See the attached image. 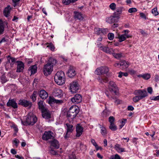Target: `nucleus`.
I'll use <instances>...</instances> for the list:
<instances>
[{
    "label": "nucleus",
    "mask_w": 159,
    "mask_h": 159,
    "mask_svg": "<svg viewBox=\"0 0 159 159\" xmlns=\"http://www.w3.org/2000/svg\"><path fill=\"white\" fill-rule=\"evenodd\" d=\"M37 120L36 116L32 112H30L26 117L25 120L24 121H22L21 123L26 126L33 125L37 122Z\"/></svg>",
    "instance_id": "1"
},
{
    "label": "nucleus",
    "mask_w": 159,
    "mask_h": 159,
    "mask_svg": "<svg viewBox=\"0 0 159 159\" xmlns=\"http://www.w3.org/2000/svg\"><path fill=\"white\" fill-rule=\"evenodd\" d=\"M54 79L56 83L59 85H62L65 83V75L62 71H58L55 75Z\"/></svg>",
    "instance_id": "2"
},
{
    "label": "nucleus",
    "mask_w": 159,
    "mask_h": 159,
    "mask_svg": "<svg viewBox=\"0 0 159 159\" xmlns=\"http://www.w3.org/2000/svg\"><path fill=\"white\" fill-rule=\"evenodd\" d=\"M79 112L78 107L76 105L72 106L67 113V117L71 119H74Z\"/></svg>",
    "instance_id": "3"
},
{
    "label": "nucleus",
    "mask_w": 159,
    "mask_h": 159,
    "mask_svg": "<svg viewBox=\"0 0 159 159\" xmlns=\"http://www.w3.org/2000/svg\"><path fill=\"white\" fill-rule=\"evenodd\" d=\"M108 89L113 95H117V94L118 88L116 84L113 81H110L108 86Z\"/></svg>",
    "instance_id": "4"
},
{
    "label": "nucleus",
    "mask_w": 159,
    "mask_h": 159,
    "mask_svg": "<svg viewBox=\"0 0 159 159\" xmlns=\"http://www.w3.org/2000/svg\"><path fill=\"white\" fill-rule=\"evenodd\" d=\"M109 71L108 67L106 66H102L97 68L95 70V74L98 75H101L107 74Z\"/></svg>",
    "instance_id": "5"
},
{
    "label": "nucleus",
    "mask_w": 159,
    "mask_h": 159,
    "mask_svg": "<svg viewBox=\"0 0 159 159\" xmlns=\"http://www.w3.org/2000/svg\"><path fill=\"white\" fill-rule=\"evenodd\" d=\"M53 70V67L47 63L44 66L43 69V73L46 76L50 75Z\"/></svg>",
    "instance_id": "6"
},
{
    "label": "nucleus",
    "mask_w": 159,
    "mask_h": 159,
    "mask_svg": "<svg viewBox=\"0 0 159 159\" xmlns=\"http://www.w3.org/2000/svg\"><path fill=\"white\" fill-rule=\"evenodd\" d=\"M79 89V84L77 82L73 81L70 84V89L72 93L77 92Z\"/></svg>",
    "instance_id": "7"
},
{
    "label": "nucleus",
    "mask_w": 159,
    "mask_h": 159,
    "mask_svg": "<svg viewBox=\"0 0 159 159\" xmlns=\"http://www.w3.org/2000/svg\"><path fill=\"white\" fill-rule=\"evenodd\" d=\"M18 104L24 107H28L29 109L31 108L32 105V103L31 101L25 99L20 100Z\"/></svg>",
    "instance_id": "8"
},
{
    "label": "nucleus",
    "mask_w": 159,
    "mask_h": 159,
    "mask_svg": "<svg viewBox=\"0 0 159 159\" xmlns=\"http://www.w3.org/2000/svg\"><path fill=\"white\" fill-rule=\"evenodd\" d=\"M134 93L136 95H139L141 99L148 96L147 91L144 89L136 90L134 91Z\"/></svg>",
    "instance_id": "9"
},
{
    "label": "nucleus",
    "mask_w": 159,
    "mask_h": 159,
    "mask_svg": "<svg viewBox=\"0 0 159 159\" xmlns=\"http://www.w3.org/2000/svg\"><path fill=\"white\" fill-rule=\"evenodd\" d=\"M53 133L51 131H45L42 135V138L44 140L47 141L49 139H53Z\"/></svg>",
    "instance_id": "10"
},
{
    "label": "nucleus",
    "mask_w": 159,
    "mask_h": 159,
    "mask_svg": "<svg viewBox=\"0 0 159 159\" xmlns=\"http://www.w3.org/2000/svg\"><path fill=\"white\" fill-rule=\"evenodd\" d=\"M70 100L72 102L75 104H77L82 101V97L81 95L77 94L71 98Z\"/></svg>",
    "instance_id": "11"
},
{
    "label": "nucleus",
    "mask_w": 159,
    "mask_h": 159,
    "mask_svg": "<svg viewBox=\"0 0 159 159\" xmlns=\"http://www.w3.org/2000/svg\"><path fill=\"white\" fill-rule=\"evenodd\" d=\"M67 127V131L66 134L64 136V138L66 139L69 137V135L72 133L74 130L73 126L72 125L68 123L66 124Z\"/></svg>",
    "instance_id": "12"
},
{
    "label": "nucleus",
    "mask_w": 159,
    "mask_h": 159,
    "mask_svg": "<svg viewBox=\"0 0 159 159\" xmlns=\"http://www.w3.org/2000/svg\"><path fill=\"white\" fill-rule=\"evenodd\" d=\"M94 30L96 34L98 35H100L101 36L107 34L108 32V30L107 28H95Z\"/></svg>",
    "instance_id": "13"
},
{
    "label": "nucleus",
    "mask_w": 159,
    "mask_h": 159,
    "mask_svg": "<svg viewBox=\"0 0 159 159\" xmlns=\"http://www.w3.org/2000/svg\"><path fill=\"white\" fill-rule=\"evenodd\" d=\"M67 74L68 76L70 78L74 76L76 74L75 67L72 66H70Z\"/></svg>",
    "instance_id": "14"
},
{
    "label": "nucleus",
    "mask_w": 159,
    "mask_h": 159,
    "mask_svg": "<svg viewBox=\"0 0 159 159\" xmlns=\"http://www.w3.org/2000/svg\"><path fill=\"white\" fill-rule=\"evenodd\" d=\"M130 37V36L127 33H125L124 34L121 35L118 34L116 38L118 39V41L120 42H121L125 41L126 39Z\"/></svg>",
    "instance_id": "15"
},
{
    "label": "nucleus",
    "mask_w": 159,
    "mask_h": 159,
    "mask_svg": "<svg viewBox=\"0 0 159 159\" xmlns=\"http://www.w3.org/2000/svg\"><path fill=\"white\" fill-rule=\"evenodd\" d=\"M97 80L98 81L102 84H103L104 83H106L109 81L108 78L107 77L103 75H99L97 77Z\"/></svg>",
    "instance_id": "16"
},
{
    "label": "nucleus",
    "mask_w": 159,
    "mask_h": 159,
    "mask_svg": "<svg viewBox=\"0 0 159 159\" xmlns=\"http://www.w3.org/2000/svg\"><path fill=\"white\" fill-rule=\"evenodd\" d=\"M7 105L8 107H11L14 109L18 107L17 103L13 99H9L8 102L7 103Z\"/></svg>",
    "instance_id": "17"
},
{
    "label": "nucleus",
    "mask_w": 159,
    "mask_h": 159,
    "mask_svg": "<svg viewBox=\"0 0 159 159\" xmlns=\"http://www.w3.org/2000/svg\"><path fill=\"white\" fill-rule=\"evenodd\" d=\"M42 117L47 119H50L51 117V113L49 110L45 109L42 111Z\"/></svg>",
    "instance_id": "18"
},
{
    "label": "nucleus",
    "mask_w": 159,
    "mask_h": 159,
    "mask_svg": "<svg viewBox=\"0 0 159 159\" xmlns=\"http://www.w3.org/2000/svg\"><path fill=\"white\" fill-rule=\"evenodd\" d=\"M63 102L62 100H58L55 99L53 97H49L48 99V103L51 105L53 103L57 104H60Z\"/></svg>",
    "instance_id": "19"
},
{
    "label": "nucleus",
    "mask_w": 159,
    "mask_h": 159,
    "mask_svg": "<svg viewBox=\"0 0 159 159\" xmlns=\"http://www.w3.org/2000/svg\"><path fill=\"white\" fill-rule=\"evenodd\" d=\"M129 66V63L124 60H121L120 61V66L119 68L122 69H125L128 68Z\"/></svg>",
    "instance_id": "20"
},
{
    "label": "nucleus",
    "mask_w": 159,
    "mask_h": 159,
    "mask_svg": "<svg viewBox=\"0 0 159 159\" xmlns=\"http://www.w3.org/2000/svg\"><path fill=\"white\" fill-rule=\"evenodd\" d=\"M17 63H18L17 65V68L16 72H22L24 68V65L22 61H17Z\"/></svg>",
    "instance_id": "21"
},
{
    "label": "nucleus",
    "mask_w": 159,
    "mask_h": 159,
    "mask_svg": "<svg viewBox=\"0 0 159 159\" xmlns=\"http://www.w3.org/2000/svg\"><path fill=\"white\" fill-rule=\"evenodd\" d=\"M83 128L78 124L76 127V136L79 137L81 136L83 132Z\"/></svg>",
    "instance_id": "22"
},
{
    "label": "nucleus",
    "mask_w": 159,
    "mask_h": 159,
    "mask_svg": "<svg viewBox=\"0 0 159 159\" xmlns=\"http://www.w3.org/2000/svg\"><path fill=\"white\" fill-rule=\"evenodd\" d=\"M63 91L59 88L55 89L53 92V95L55 97H61L62 95Z\"/></svg>",
    "instance_id": "23"
},
{
    "label": "nucleus",
    "mask_w": 159,
    "mask_h": 159,
    "mask_svg": "<svg viewBox=\"0 0 159 159\" xmlns=\"http://www.w3.org/2000/svg\"><path fill=\"white\" fill-rule=\"evenodd\" d=\"M40 97L42 99H46L48 96L47 93L44 90H41L39 92Z\"/></svg>",
    "instance_id": "24"
},
{
    "label": "nucleus",
    "mask_w": 159,
    "mask_h": 159,
    "mask_svg": "<svg viewBox=\"0 0 159 159\" xmlns=\"http://www.w3.org/2000/svg\"><path fill=\"white\" fill-rule=\"evenodd\" d=\"M105 94L110 100H112V99H114L115 100L114 102L117 104H118L120 103V100L119 99H117L116 96H115L116 95H114V96H110L107 93H105Z\"/></svg>",
    "instance_id": "25"
},
{
    "label": "nucleus",
    "mask_w": 159,
    "mask_h": 159,
    "mask_svg": "<svg viewBox=\"0 0 159 159\" xmlns=\"http://www.w3.org/2000/svg\"><path fill=\"white\" fill-rule=\"evenodd\" d=\"M11 8L10 6H8L6 7L3 11L4 15L6 17H8L9 16V14L11 12Z\"/></svg>",
    "instance_id": "26"
},
{
    "label": "nucleus",
    "mask_w": 159,
    "mask_h": 159,
    "mask_svg": "<svg viewBox=\"0 0 159 159\" xmlns=\"http://www.w3.org/2000/svg\"><path fill=\"white\" fill-rule=\"evenodd\" d=\"M37 71V66L34 65L30 66L28 69V71L31 73V74H34Z\"/></svg>",
    "instance_id": "27"
},
{
    "label": "nucleus",
    "mask_w": 159,
    "mask_h": 159,
    "mask_svg": "<svg viewBox=\"0 0 159 159\" xmlns=\"http://www.w3.org/2000/svg\"><path fill=\"white\" fill-rule=\"evenodd\" d=\"M74 17L75 19L80 20H82L84 19V16L81 13L77 11H74Z\"/></svg>",
    "instance_id": "28"
},
{
    "label": "nucleus",
    "mask_w": 159,
    "mask_h": 159,
    "mask_svg": "<svg viewBox=\"0 0 159 159\" xmlns=\"http://www.w3.org/2000/svg\"><path fill=\"white\" fill-rule=\"evenodd\" d=\"M51 145L56 149L59 148V145L58 141L56 139H54L50 142Z\"/></svg>",
    "instance_id": "29"
},
{
    "label": "nucleus",
    "mask_w": 159,
    "mask_h": 159,
    "mask_svg": "<svg viewBox=\"0 0 159 159\" xmlns=\"http://www.w3.org/2000/svg\"><path fill=\"white\" fill-rule=\"evenodd\" d=\"M116 18H117L115 17L114 15L113 16L107 18L106 20L109 23H113L116 22Z\"/></svg>",
    "instance_id": "30"
},
{
    "label": "nucleus",
    "mask_w": 159,
    "mask_h": 159,
    "mask_svg": "<svg viewBox=\"0 0 159 159\" xmlns=\"http://www.w3.org/2000/svg\"><path fill=\"white\" fill-rule=\"evenodd\" d=\"M4 23L6 25L7 23V22H3L2 20H0V35L2 34L4 30Z\"/></svg>",
    "instance_id": "31"
},
{
    "label": "nucleus",
    "mask_w": 159,
    "mask_h": 159,
    "mask_svg": "<svg viewBox=\"0 0 159 159\" xmlns=\"http://www.w3.org/2000/svg\"><path fill=\"white\" fill-rule=\"evenodd\" d=\"M57 62V60L55 59L52 57H50L49 58L47 64L53 67L54 65H55Z\"/></svg>",
    "instance_id": "32"
},
{
    "label": "nucleus",
    "mask_w": 159,
    "mask_h": 159,
    "mask_svg": "<svg viewBox=\"0 0 159 159\" xmlns=\"http://www.w3.org/2000/svg\"><path fill=\"white\" fill-rule=\"evenodd\" d=\"M122 11V9L120 7L117 8L114 13V16L117 18H119L120 15Z\"/></svg>",
    "instance_id": "33"
},
{
    "label": "nucleus",
    "mask_w": 159,
    "mask_h": 159,
    "mask_svg": "<svg viewBox=\"0 0 159 159\" xmlns=\"http://www.w3.org/2000/svg\"><path fill=\"white\" fill-rule=\"evenodd\" d=\"M115 148L116 150L118 152H122L125 151L124 148H121L120 145L118 144H116L115 145Z\"/></svg>",
    "instance_id": "34"
},
{
    "label": "nucleus",
    "mask_w": 159,
    "mask_h": 159,
    "mask_svg": "<svg viewBox=\"0 0 159 159\" xmlns=\"http://www.w3.org/2000/svg\"><path fill=\"white\" fill-rule=\"evenodd\" d=\"M38 105L39 109L42 111H44L46 109L44 107L43 105V101H40L38 102Z\"/></svg>",
    "instance_id": "35"
},
{
    "label": "nucleus",
    "mask_w": 159,
    "mask_h": 159,
    "mask_svg": "<svg viewBox=\"0 0 159 159\" xmlns=\"http://www.w3.org/2000/svg\"><path fill=\"white\" fill-rule=\"evenodd\" d=\"M38 93L37 91H34L32 95L30 96V98L32 99V101L34 102L36 100V97L38 95Z\"/></svg>",
    "instance_id": "36"
},
{
    "label": "nucleus",
    "mask_w": 159,
    "mask_h": 159,
    "mask_svg": "<svg viewBox=\"0 0 159 159\" xmlns=\"http://www.w3.org/2000/svg\"><path fill=\"white\" fill-rule=\"evenodd\" d=\"M101 50L107 53L111 54V49L107 47H103L102 48Z\"/></svg>",
    "instance_id": "37"
},
{
    "label": "nucleus",
    "mask_w": 159,
    "mask_h": 159,
    "mask_svg": "<svg viewBox=\"0 0 159 159\" xmlns=\"http://www.w3.org/2000/svg\"><path fill=\"white\" fill-rule=\"evenodd\" d=\"M1 82L2 84H4L7 81V80L4 74L2 75L0 77Z\"/></svg>",
    "instance_id": "38"
},
{
    "label": "nucleus",
    "mask_w": 159,
    "mask_h": 159,
    "mask_svg": "<svg viewBox=\"0 0 159 159\" xmlns=\"http://www.w3.org/2000/svg\"><path fill=\"white\" fill-rule=\"evenodd\" d=\"M109 128L113 131H116L117 129V127L114 123L110 124Z\"/></svg>",
    "instance_id": "39"
},
{
    "label": "nucleus",
    "mask_w": 159,
    "mask_h": 159,
    "mask_svg": "<svg viewBox=\"0 0 159 159\" xmlns=\"http://www.w3.org/2000/svg\"><path fill=\"white\" fill-rule=\"evenodd\" d=\"M113 56L116 58L119 59L122 57V55L121 53H113L112 54Z\"/></svg>",
    "instance_id": "40"
},
{
    "label": "nucleus",
    "mask_w": 159,
    "mask_h": 159,
    "mask_svg": "<svg viewBox=\"0 0 159 159\" xmlns=\"http://www.w3.org/2000/svg\"><path fill=\"white\" fill-rule=\"evenodd\" d=\"M100 126H101V125H100ZM100 127L101 128V133L103 135H105L107 133L106 128L104 127L100 126Z\"/></svg>",
    "instance_id": "41"
},
{
    "label": "nucleus",
    "mask_w": 159,
    "mask_h": 159,
    "mask_svg": "<svg viewBox=\"0 0 159 159\" xmlns=\"http://www.w3.org/2000/svg\"><path fill=\"white\" fill-rule=\"evenodd\" d=\"M8 60L9 63L13 64L15 62L16 60V59L14 57H11L10 56H9L8 57Z\"/></svg>",
    "instance_id": "42"
},
{
    "label": "nucleus",
    "mask_w": 159,
    "mask_h": 159,
    "mask_svg": "<svg viewBox=\"0 0 159 159\" xmlns=\"http://www.w3.org/2000/svg\"><path fill=\"white\" fill-rule=\"evenodd\" d=\"M152 13L155 16L158 15V13L157 11V8L156 7L154 8L152 10Z\"/></svg>",
    "instance_id": "43"
},
{
    "label": "nucleus",
    "mask_w": 159,
    "mask_h": 159,
    "mask_svg": "<svg viewBox=\"0 0 159 159\" xmlns=\"http://www.w3.org/2000/svg\"><path fill=\"white\" fill-rule=\"evenodd\" d=\"M47 44H48V45H47V47L48 48H49L52 51H54L55 49V47L53 45V44L52 43H47Z\"/></svg>",
    "instance_id": "44"
},
{
    "label": "nucleus",
    "mask_w": 159,
    "mask_h": 159,
    "mask_svg": "<svg viewBox=\"0 0 159 159\" xmlns=\"http://www.w3.org/2000/svg\"><path fill=\"white\" fill-rule=\"evenodd\" d=\"M119 75L118 76L119 77L121 78L122 76H124L125 77H126L128 75V74L126 73H123L121 72H120L118 73Z\"/></svg>",
    "instance_id": "45"
},
{
    "label": "nucleus",
    "mask_w": 159,
    "mask_h": 159,
    "mask_svg": "<svg viewBox=\"0 0 159 159\" xmlns=\"http://www.w3.org/2000/svg\"><path fill=\"white\" fill-rule=\"evenodd\" d=\"M150 78V75L149 74L146 73L143 74V78L145 80H148Z\"/></svg>",
    "instance_id": "46"
},
{
    "label": "nucleus",
    "mask_w": 159,
    "mask_h": 159,
    "mask_svg": "<svg viewBox=\"0 0 159 159\" xmlns=\"http://www.w3.org/2000/svg\"><path fill=\"white\" fill-rule=\"evenodd\" d=\"M141 99L139 95H136L133 98V100L135 102H136Z\"/></svg>",
    "instance_id": "47"
},
{
    "label": "nucleus",
    "mask_w": 159,
    "mask_h": 159,
    "mask_svg": "<svg viewBox=\"0 0 159 159\" xmlns=\"http://www.w3.org/2000/svg\"><path fill=\"white\" fill-rule=\"evenodd\" d=\"M108 121L110 124L114 123L115 121V119L113 116H110L108 118Z\"/></svg>",
    "instance_id": "48"
},
{
    "label": "nucleus",
    "mask_w": 159,
    "mask_h": 159,
    "mask_svg": "<svg viewBox=\"0 0 159 159\" xmlns=\"http://www.w3.org/2000/svg\"><path fill=\"white\" fill-rule=\"evenodd\" d=\"M91 142L93 144V145L95 147L96 150H98L99 149V148L96 142H95L94 139H92L91 140Z\"/></svg>",
    "instance_id": "49"
},
{
    "label": "nucleus",
    "mask_w": 159,
    "mask_h": 159,
    "mask_svg": "<svg viewBox=\"0 0 159 159\" xmlns=\"http://www.w3.org/2000/svg\"><path fill=\"white\" fill-rule=\"evenodd\" d=\"M127 121L126 119H123L121 121V125H119V127L120 129H121L124 125L125 124V122Z\"/></svg>",
    "instance_id": "50"
},
{
    "label": "nucleus",
    "mask_w": 159,
    "mask_h": 159,
    "mask_svg": "<svg viewBox=\"0 0 159 159\" xmlns=\"http://www.w3.org/2000/svg\"><path fill=\"white\" fill-rule=\"evenodd\" d=\"M128 12L130 13L135 12L137 11V9L136 8L132 7L128 10Z\"/></svg>",
    "instance_id": "51"
},
{
    "label": "nucleus",
    "mask_w": 159,
    "mask_h": 159,
    "mask_svg": "<svg viewBox=\"0 0 159 159\" xmlns=\"http://www.w3.org/2000/svg\"><path fill=\"white\" fill-rule=\"evenodd\" d=\"M110 159H120V157L118 154H116L114 156H111Z\"/></svg>",
    "instance_id": "52"
},
{
    "label": "nucleus",
    "mask_w": 159,
    "mask_h": 159,
    "mask_svg": "<svg viewBox=\"0 0 159 159\" xmlns=\"http://www.w3.org/2000/svg\"><path fill=\"white\" fill-rule=\"evenodd\" d=\"M72 2L71 0H63L62 3L65 5H68Z\"/></svg>",
    "instance_id": "53"
},
{
    "label": "nucleus",
    "mask_w": 159,
    "mask_h": 159,
    "mask_svg": "<svg viewBox=\"0 0 159 159\" xmlns=\"http://www.w3.org/2000/svg\"><path fill=\"white\" fill-rule=\"evenodd\" d=\"M108 39L110 40H112L114 38V34L112 33H109L108 34Z\"/></svg>",
    "instance_id": "54"
},
{
    "label": "nucleus",
    "mask_w": 159,
    "mask_h": 159,
    "mask_svg": "<svg viewBox=\"0 0 159 159\" xmlns=\"http://www.w3.org/2000/svg\"><path fill=\"white\" fill-rule=\"evenodd\" d=\"M116 5L114 3H111L109 6L110 8L112 10H114L116 8Z\"/></svg>",
    "instance_id": "55"
},
{
    "label": "nucleus",
    "mask_w": 159,
    "mask_h": 159,
    "mask_svg": "<svg viewBox=\"0 0 159 159\" xmlns=\"http://www.w3.org/2000/svg\"><path fill=\"white\" fill-rule=\"evenodd\" d=\"M50 153L51 154L53 155H58L57 152L56 151H54L53 149H51V150L50 151Z\"/></svg>",
    "instance_id": "56"
},
{
    "label": "nucleus",
    "mask_w": 159,
    "mask_h": 159,
    "mask_svg": "<svg viewBox=\"0 0 159 159\" xmlns=\"http://www.w3.org/2000/svg\"><path fill=\"white\" fill-rule=\"evenodd\" d=\"M19 142V140L16 139H15L13 141V142L15 143V146L16 147H17Z\"/></svg>",
    "instance_id": "57"
},
{
    "label": "nucleus",
    "mask_w": 159,
    "mask_h": 159,
    "mask_svg": "<svg viewBox=\"0 0 159 159\" xmlns=\"http://www.w3.org/2000/svg\"><path fill=\"white\" fill-rule=\"evenodd\" d=\"M147 91L149 93L151 94L152 92V89L151 87H148L147 88Z\"/></svg>",
    "instance_id": "58"
},
{
    "label": "nucleus",
    "mask_w": 159,
    "mask_h": 159,
    "mask_svg": "<svg viewBox=\"0 0 159 159\" xmlns=\"http://www.w3.org/2000/svg\"><path fill=\"white\" fill-rule=\"evenodd\" d=\"M69 159H77L76 158L75 155L73 154L70 155L69 157Z\"/></svg>",
    "instance_id": "59"
},
{
    "label": "nucleus",
    "mask_w": 159,
    "mask_h": 159,
    "mask_svg": "<svg viewBox=\"0 0 159 159\" xmlns=\"http://www.w3.org/2000/svg\"><path fill=\"white\" fill-rule=\"evenodd\" d=\"M140 16L143 18H144L145 19H146V17L145 15V14L143 13H140Z\"/></svg>",
    "instance_id": "60"
},
{
    "label": "nucleus",
    "mask_w": 159,
    "mask_h": 159,
    "mask_svg": "<svg viewBox=\"0 0 159 159\" xmlns=\"http://www.w3.org/2000/svg\"><path fill=\"white\" fill-rule=\"evenodd\" d=\"M127 109L129 111H133L134 110V108L132 106H129L128 107Z\"/></svg>",
    "instance_id": "61"
},
{
    "label": "nucleus",
    "mask_w": 159,
    "mask_h": 159,
    "mask_svg": "<svg viewBox=\"0 0 159 159\" xmlns=\"http://www.w3.org/2000/svg\"><path fill=\"white\" fill-rule=\"evenodd\" d=\"M7 41V40L6 39L5 37L2 38L1 40H0V42L1 43H2L5 42Z\"/></svg>",
    "instance_id": "62"
},
{
    "label": "nucleus",
    "mask_w": 159,
    "mask_h": 159,
    "mask_svg": "<svg viewBox=\"0 0 159 159\" xmlns=\"http://www.w3.org/2000/svg\"><path fill=\"white\" fill-rule=\"evenodd\" d=\"M102 115L104 117H106L107 116V113L106 111H103Z\"/></svg>",
    "instance_id": "63"
},
{
    "label": "nucleus",
    "mask_w": 159,
    "mask_h": 159,
    "mask_svg": "<svg viewBox=\"0 0 159 159\" xmlns=\"http://www.w3.org/2000/svg\"><path fill=\"white\" fill-rule=\"evenodd\" d=\"M11 153L13 154H15L16 153V152L15 149H12L11 150Z\"/></svg>",
    "instance_id": "64"
}]
</instances>
